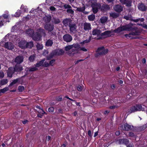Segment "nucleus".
<instances>
[{
  "mask_svg": "<svg viewBox=\"0 0 147 147\" xmlns=\"http://www.w3.org/2000/svg\"><path fill=\"white\" fill-rule=\"evenodd\" d=\"M9 15L8 14H3V16L4 18L6 19L7 18L9 17Z\"/></svg>",
  "mask_w": 147,
  "mask_h": 147,
  "instance_id": "63",
  "label": "nucleus"
},
{
  "mask_svg": "<svg viewBox=\"0 0 147 147\" xmlns=\"http://www.w3.org/2000/svg\"><path fill=\"white\" fill-rule=\"evenodd\" d=\"M36 46L37 49L38 50L42 49L43 48L42 45L39 43L37 44Z\"/></svg>",
  "mask_w": 147,
  "mask_h": 147,
  "instance_id": "44",
  "label": "nucleus"
},
{
  "mask_svg": "<svg viewBox=\"0 0 147 147\" xmlns=\"http://www.w3.org/2000/svg\"><path fill=\"white\" fill-rule=\"evenodd\" d=\"M88 19L90 21H93L95 19V16L93 14L88 16Z\"/></svg>",
  "mask_w": 147,
  "mask_h": 147,
  "instance_id": "34",
  "label": "nucleus"
},
{
  "mask_svg": "<svg viewBox=\"0 0 147 147\" xmlns=\"http://www.w3.org/2000/svg\"><path fill=\"white\" fill-rule=\"evenodd\" d=\"M91 25L90 23L85 22L84 24V28L85 30H89L91 29Z\"/></svg>",
  "mask_w": 147,
  "mask_h": 147,
  "instance_id": "21",
  "label": "nucleus"
},
{
  "mask_svg": "<svg viewBox=\"0 0 147 147\" xmlns=\"http://www.w3.org/2000/svg\"><path fill=\"white\" fill-rule=\"evenodd\" d=\"M134 145L133 143H130L127 146V147H134Z\"/></svg>",
  "mask_w": 147,
  "mask_h": 147,
  "instance_id": "64",
  "label": "nucleus"
},
{
  "mask_svg": "<svg viewBox=\"0 0 147 147\" xmlns=\"http://www.w3.org/2000/svg\"><path fill=\"white\" fill-rule=\"evenodd\" d=\"M80 47H81L80 45L78 43H76L75 45H74V48L77 49H80Z\"/></svg>",
  "mask_w": 147,
  "mask_h": 147,
  "instance_id": "57",
  "label": "nucleus"
},
{
  "mask_svg": "<svg viewBox=\"0 0 147 147\" xmlns=\"http://www.w3.org/2000/svg\"><path fill=\"white\" fill-rule=\"evenodd\" d=\"M133 29L130 30L131 32L129 34L132 36L139 35L141 33L140 31L137 27L134 28Z\"/></svg>",
  "mask_w": 147,
  "mask_h": 147,
  "instance_id": "8",
  "label": "nucleus"
},
{
  "mask_svg": "<svg viewBox=\"0 0 147 147\" xmlns=\"http://www.w3.org/2000/svg\"><path fill=\"white\" fill-rule=\"evenodd\" d=\"M53 21L55 24H59L60 22V20L58 18H53Z\"/></svg>",
  "mask_w": 147,
  "mask_h": 147,
  "instance_id": "40",
  "label": "nucleus"
},
{
  "mask_svg": "<svg viewBox=\"0 0 147 147\" xmlns=\"http://www.w3.org/2000/svg\"><path fill=\"white\" fill-rule=\"evenodd\" d=\"M101 31L100 30L97 29H94L92 31V34L93 35H97V37L99 36H108L107 37H109V35H110L111 33V31L107 30L103 33H101Z\"/></svg>",
  "mask_w": 147,
  "mask_h": 147,
  "instance_id": "2",
  "label": "nucleus"
},
{
  "mask_svg": "<svg viewBox=\"0 0 147 147\" xmlns=\"http://www.w3.org/2000/svg\"><path fill=\"white\" fill-rule=\"evenodd\" d=\"M26 71L33 72L37 71L38 70V69L36 67H27L26 69Z\"/></svg>",
  "mask_w": 147,
  "mask_h": 147,
  "instance_id": "24",
  "label": "nucleus"
},
{
  "mask_svg": "<svg viewBox=\"0 0 147 147\" xmlns=\"http://www.w3.org/2000/svg\"><path fill=\"white\" fill-rule=\"evenodd\" d=\"M74 47V45H68L66 46L65 47V50L66 51H68L70 50L71 49Z\"/></svg>",
  "mask_w": 147,
  "mask_h": 147,
  "instance_id": "36",
  "label": "nucleus"
},
{
  "mask_svg": "<svg viewBox=\"0 0 147 147\" xmlns=\"http://www.w3.org/2000/svg\"><path fill=\"white\" fill-rule=\"evenodd\" d=\"M121 128L123 130L128 131L130 130H134V127L133 126L126 123L121 125Z\"/></svg>",
  "mask_w": 147,
  "mask_h": 147,
  "instance_id": "6",
  "label": "nucleus"
},
{
  "mask_svg": "<svg viewBox=\"0 0 147 147\" xmlns=\"http://www.w3.org/2000/svg\"><path fill=\"white\" fill-rule=\"evenodd\" d=\"M48 53L49 52L47 50H45L43 53V55L45 56L46 55L48 54Z\"/></svg>",
  "mask_w": 147,
  "mask_h": 147,
  "instance_id": "59",
  "label": "nucleus"
},
{
  "mask_svg": "<svg viewBox=\"0 0 147 147\" xmlns=\"http://www.w3.org/2000/svg\"><path fill=\"white\" fill-rule=\"evenodd\" d=\"M107 19L108 18L106 17H102L100 19V22L102 24H104L107 21Z\"/></svg>",
  "mask_w": 147,
  "mask_h": 147,
  "instance_id": "31",
  "label": "nucleus"
},
{
  "mask_svg": "<svg viewBox=\"0 0 147 147\" xmlns=\"http://www.w3.org/2000/svg\"><path fill=\"white\" fill-rule=\"evenodd\" d=\"M40 34H42L41 36H45V30L43 29H41L40 30Z\"/></svg>",
  "mask_w": 147,
  "mask_h": 147,
  "instance_id": "53",
  "label": "nucleus"
},
{
  "mask_svg": "<svg viewBox=\"0 0 147 147\" xmlns=\"http://www.w3.org/2000/svg\"><path fill=\"white\" fill-rule=\"evenodd\" d=\"M54 109L53 107H51L49 108L48 110L50 113H52L54 112Z\"/></svg>",
  "mask_w": 147,
  "mask_h": 147,
  "instance_id": "52",
  "label": "nucleus"
},
{
  "mask_svg": "<svg viewBox=\"0 0 147 147\" xmlns=\"http://www.w3.org/2000/svg\"><path fill=\"white\" fill-rule=\"evenodd\" d=\"M91 40V37H89V38L88 39H87L86 40H84L83 42H81L80 43V44L82 45H83V44H84L85 43H88L90 42Z\"/></svg>",
  "mask_w": 147,
  "mask_h": 147,
  "instance_id": "41",
  "label": "nucleus"
},
{
  "mask_svg": "<svg viewBox=\"0 0 147 147\" xmlns=\"http://www.w3.org/2000/svg\"><path fill=\"white\" fill-rule=\"evenodd\" d=\"M7 82L8 81L7 79H3L1 80L0 84L3 85L7 84Z\"/></svg>",
  "mask_w": 147,
  "mask_h": 147,
  "instance_id": "37",
  "label": "nucleus"
},
{
  "mask_svg": "<svg viewBox=\"0 0 147 147\" xmlns=\"http://www.w3.org/2000/svg\"><path fill=\"white\" fill-rule=\"evenodd\" d=\"M25 89L24 87L22 86H19L18 87V90L20 92H22Z\"/></svg>",
  "mask_w": 147,
  "mask_h": 147,
  "instance_id": "46",
  "label": "nucleus"
},
{
  "mask_svg": "<svg viewBox=\"0 0 147 147\" xmlns=\"http://www.w3.org/2000/svg\"><path fill=\"white\" fill-rule=\"evenodd\" d=\"M136 105L131 107L130 109L128 110V112L129 113L136 112Z\"/></svg>",
  "mask_w": 147,
  "mask_h": 147,
  "instance_id": "29",
  "label": "nucleus"
},
{
  "mask_svg": "<svg viewBox=\"0 0 147 147\" xmlns=\"http://www.w3.org/2000/svg\"><path fill=\"white\" fill-rule=\"evenodd\" d=\"M34 33L33 30L31 29H29L27 30L26 31V34L27 36H28L30 37H32Z\"/></svg>",
  "mask_w": 147,
  "mask_h": 147,
  "instance_id": "19",
  "label": "nucleus"
},
{
  "mask_svg": "<svg viewBox=\"0 0 147 147\" xmlns=\"http://www.w3.org/2000/svg\"><path fill=\"white\" fill-rule=\"evenodd\" d=\"M26 42L25 40H22L20 41L18 44L19 47L22 49H25Z\"/></svg>",
  "mask_w": 147,
  "mask_h": 147,
  "instance_id": "15",
  "label": "nucleus"
},
{
  "mask_svg": "<svg viewBox=\"0 0 147 147\" xmlns=\"http://www.w3.org/2000/svg\"><path fill=\"white\" fill-rule=\"evenodd\" d=\"M63 23L65 26H69V27L70 31L73 32L74 31V24H72V20L70 19L66 18L64 19L63 21Z\"/></svg>",
  "mask_w": 147,
  "mask_h": 147,
  "instance_id": "3",
  "label": "nucleus"
},
{
  "mask_svg": "<svg viewBox=\"0 0 147 147\" xmlns=\"http://www.w3.org/2000/svg\"><path fill=\"white\" fill-rule=\"evenodd\" d=\"M138 8L140 11L142 12L146 11L147 9V7L146 6L144 3H142V2L138 4Z\"/></svg>",
  "mask_w": 147,
  "mask_h": 147,
  "instance_id": "7",
  "label": "nucleus"
},
{
  "mask_svg": "<svg viewBox=\"0 0 147 147\" xmlns=\"http://www.w3.org/2000/svg\"><path fill=\"white\" fill-rule=\"evenodd\" d=\"M110 17H112L113 19H115L118 17L119 16V13H117L115 12L109 13Z\"/></svg>",
  "mask_w": 147,
  "mask_h": 147,
  "instance_id": "22",
  "label": "nucleus"
},
{
  "mask_svg": "<svg viewBox=\"0 0 147 147\" xmlns=\"http://www.w3.org/2000/svg\"><path fill=\"white\" fill-rule=\"evenodd\" d=\"M108 51V49H105L104 47L102 46L98 48L96 51V52H99V54L100 55H103L107 54Z\"/></svg>",
  "mask_w": 147,
  "mask_h": 147,
  "instance_id": "4",
  "label": "nucleus"
},
{
  "mask_svg": "<svg viewBox=\"0 0 147 147\" xmlns=\"http://www.w3.org/2000/svg\"><path fill=\"white\" fill-rule=\"evenodd\" d=\"M95 5V4L94 3L92 4L91 5V6L92 7V11L94 14L96 13L98 11V8L93 7Z\"/></svg>",
  "mask_w": 147,
  "mask_h": 147,
  "instance_id": "30",
  "label": "nucleus"
},
{
  "mask_svg": "<svg viewBox=\"0 0 147 147\" xmlns=\"http://www.w3.org/2000/svg\"><path fill=\"white\" fill-rule=\"evenodd\" d=\"M9 88L8 87H5L3 89L0 90V94L1 93H4L6 92L7 91L9 90Z\"/></svg>",
  "mask_w": 147,
  "mask_h": 147,
  "instance_id": "39",
  "label": "nucleus"
},
{
  "mask_svg": "<svg viewBox=\"0 0 147 147\" xmlns=\"http://www.w3.org/2000/svg\"><path fill=\"white\" fill-rule=\"evenodd\" d=\"M57 52L54 51V50L52 52L50 53V54L47 57V60H50L53 57L55 56H56V54Z\"/></svg>",
  "mask_w": 147,
  "mask_h": 147,
  "instance_id": "17",
  "label": "nucleus"
},
{
  "mask_svg": "<svg viewBox=\"0 0 147 147\" xmlns=\"http://www.w3.org/2000/svg\"><path fill=\"white\" fill-rule=\"evenodd\" d=\"M34 46L33 42L32 41H30L29 42H26V49L27 48L31 49Z\"/></svg>",
  "mask_w": 147,
  "mask_h": 147,
  "instance_id": "20",
  "label": "nucleus"
},
{
  "mask_svg": "<svg viewBox=\"0 0 147 147\" xmlns=\"http://www.w3.org/2000/svg\"><path fill=\"white\" fill-rule=\"evenodd\" d=\"M63 40L67 42H70L72 39V37H63Z\"/></svg>",
  "mask_w": 147,
  "mask_h": 147,
  "instance_id": "38",
  "label": "nucleus"
},
{
  "mask_svg": "<svg viewBox=\"0 0 147 147\" xmlns=\"http://www.w3.org/2000/svg\"><path fill=\"white\" fill-rule=\"evenodd\" d=\"M55 61V59H52L49 62V65H51V66H53L54 64V63Z\"/></svg>",
  "mask_w": 147,
  "mask_h": 147,
  "instance_id": "51",
  "label": "nucleus"
},
{
  "mask_svg": "<svg viewBox=\"0 0 147 147\" xmlns=\"http://www.w3.org/2000/svg\"><path fill=\"white\" fill-rule=\"evenodd\" d=\"M64 7L65 9H69L71 8V6L67 4H65L64 5Z\"/></svg>",
  "mask_w": 147,
  "mask_h": 147,
  "instance_id": "58",
  "label": "nucleus"
},
{
  "mask_svg": "<svg viewBox=\"0 0 147 147\" xmlns=\"http://www.w3.org/2000/svg\"><path fill=\"white\" fill-rule=\"evenodd\" d=\"M135 25L134 24L130 23L125 25L121 26L117 29L114 30L113 32L115 33H119L124 31H130V30L133 29L134 28L136 27H132L133 26Z\"/></svg>",
  "mask_w": 147,
  "mask_h": 147,
  "instance_id": "1",
  "label": "nucleus"
},
{
  "mask_svg": "<svg viewBox=\"0 0 147 147\" xmlns=\"http://www.w3.org/2000/svg\"><path fill=\"white\" fill-rule=\"evenodd\" d=\"M21 9L22 10H23L24 12H26L27 11L28 9L25 6L23 5H22L21 7Z\"/></svg>",
  "mask_w": 147,
  "mask_h": 147,
  "instance_id": "48",
  "label": "nucleus"
},
{
  "mask_svg": "<svg viewBox=\"0 0 147 147\" xmlns=\"http://www.w3.org/2000/svg\"><path fill=\"white\" fill-rule=\"evenodd\" d=\"M114 10L118 13H121L123 11V7L120 4L115 5L113 7Z\"/></svg>",
  "mask_w": 147,
  "mask_h": 147,
  "instance_id": "10",
  "label": "nucleus"
},
{
  "mask_svg": "<svg viewBox=\"0 0 147 147\" xmlns=\"http://www.w3.org/2000/svg\"><path fill=\"white\" fill-rule=\"evenodd\" d=\"M37 112L39 114H41L42 115H44L46 113L45 111L42 109L38 110L37 111Z\"/></svg>",
  "mask_w": 147,
  "mask_h": 147,
  "instance_id": "47",
  "label": "nucleus"
},
{
  "mask_svg": "<svg viewBox=\"0 0 147 147\" xmlns=\"http://www.w3.org/2000/svg\"><path fill=\"white\" fill-rule=\"evenodd\" d=\"M20 79V78H17L16 79L14 80L10 84L9 86V87L11 86H13V85L16 84L18 82Z\"/></svg>",
  "mask_w": 147,
  "mask_h": 147,
  "instance_id": "32",
  "label": "nucleus"
},
{
  "mask_svg": "<svg viewBox=\"0 0 147 147\" xmlns=\"http://www.w3.org/2000/svg\"><path fill=\"white\" fill-rule=\"evenodd\" d=\"M13 69L15 72L18 73H20L23 69L22 66L19 64H16Z\"/></svg>",
  "mask_w": 147,
  "mask_h": 147,
  "instance_id": "9",
  "label": "nucleus"
},
{
  "mask_svg": "<svg viewBox=\"0 0 147 147\" xmlns=\"http://www.w3.org/2000/svg\"><path fill=\"white\" fill-rule=\"evenodd\" d=\"M77 89L78 91H80L82 90L83 88L82 86L79 85L77 87Z\"/></svg>",
  "mask_w": 147,
  "mask_h": 147,
  "instance_id": "54",
  "label": "nucleus"
},
{
  "mask_svg": "<svg viewBox=\"0 0 147 147\" xmlns=\"http://www.w3.org/2000/svg\"><path fill=\"white\" fill-rule=\"evenodd\" d=\"M54 51L57 52L56 55L59 56L63 54L64 53V51L62 49H60L59 50H54Z\"/></svg>",
  "mask_w": 147,
  "mask_h": 147,
  "instance_id": "25",
  "label": "nucleus"
},
{
  "mask_svg": "<svg viewBox=\"0 0 147 147\" xmlns=\"http://www.w3.org/2000/svg\"><path fill=\"white\" fill-rule=\"evenodd\" d=\"M119 142L120 144H124L127 146L129 143V140L127 139H121L119 140Z\"/></svg>",
  "mask_w": 147,
  "mask_h": 147,
  "instance_id": "23",
  "label": "nucleus"
},
{
  "mask_svg": "<svg viewBox=\"0 0 147 147\" xmlns=\"http://www.w3.org/2000/svg\"><path fill=\"white\" fill-rule=\"evenodd\" d=\"M45 61V59H42L41 60L37 62L36 64L34 65L35 67H39L42 65Z\"/></svg>",
  "mask_w": 147,
  "mask_h": 147,
  "instance_id": "28",
  "label": "nucleus"
},
{
  "mask_svg": "<svg viewBox=\"0 0 147 147\" xmlns=\"http://www.w3.org/2000/svg\"><path fill=\"white\" fill-rule=\"evenodd\" d=\"M53 44L52 40H47L46 43V46L47 47L52 46Z\"/></svg>",
  "mask_w": 147,
  "mask_h": 147,
  "instance_id": "33",
  "label": "nucleus"
},
{
  "mask_svg": "<svg viewBox=\"0 0 147 147\" xmlns=\"http://www.w3.org/2000/svg\"><path fill=\"white\" fill-rule=\"evenodd\" d=\"M88 134L90 137L91 138L92 137V134L91 133V131L90 130H88Z\"/></svg>",
  "mask_w": 147,
  "mask_h": 147,
  "instance_id": "60",
  "label": "nucleus"
},
{
  "mask_svg": "<svg viewBox=\"0 0 147 147\" xmlns=\"http://www.w3.org/2000/svg\"><path fill=\"white\" fill-rule=\"evenodd\" d=\"M44 28L46 30L51 32L53 30L54 26L53 24L47 23L45 25Z\"/></svg>",
  "mask_w": 147,
  "mask_h": 147,
  "instance_id": "11",
  "label": "nucleus"
},
{
  "mask_svg": "<svg viewBox=\"0 0 147 147\" xmlns=\"http://www.w3.org/2000/svg\"><path fill=\"white\" fill-rule=\"evenodd\" d=\"M26 140H27L28 142L29 141H31L34 138V137L33 135L31 133H28L26 135Z\"/></svg>",
  "mask_w": 147,
  "mask_h": 147,
  "instance_id": "18",
  "label": "nucleus"
},
{
  "mask_svg": "<svg viewBox=\"0 0 147 147\" xmlns=\"http://www.w3.org/2000/svg\"><path fill=\"white\" fill-rule=\"evenodd\" d=\"M21 14V11L20 10H18L16 13L15 16L16 17H19Z\"/></svg>",
  "mask_w": 147,
  "mask_h": 147,
  "instance_id": "45",
  "label": "nucleus"
},
{
  "mask_svg": "<svg viewBox=\"0 0 147 147\" xmlns=\"http://www.w3.org/2000/svg\"><path fill=\"white\" fill-rule=\"evenodd\" d=\"M23 60L24 57L23 56L19 55L16 57L14 61L16 63V64H20L23 61Z\"/></svg>",
  "mask_w": 147,
  "mask_h": 147,
  "instance_id": "13",
  "label": "nucleus"
},
{
  "mask_svg": "<svg viewBox=\"0 0 147 147\" xmlns=\"http://www.w3.org/2000/svg\"><path fill=\"white\" fill-rule=\"evenodd\" d=\"M44 20L46 22H50L51 20V18L50 17H46L44 18Z\"/></svg>",
  "mask_w": 147,
  "mask_h": 147,
  "instance_id": "50",
  "label": "nucleus"
},
{
  "mask_svg": "<svg viewBox=\"0 0 147 147\" xmlns=\"http://www.w3.org/2000/svg\"><path fill=\"white\" fill-rule=\"evenodd\" d=\"M4 47L8 50H12L14 49V45L11 42H7L5 43Z\"/></svg>",
  "mask_w": 147,
  "mask_h": 147,
  "instance_id": "14",
  "label": "nucleus"
},
{
  "mask_svg": "<svg viewBox=\"0 0 147 147\" xmlns=\"http://www.w3.org/2000/svg\"><path fill=\"white\" fill-rule=\"evenodd\" d=\"M136 111H143L144 110V108H143L141 105H136Z\"/></svg>",
  "mask_w": 147,
  "mask_h": 147,
  "instance_id": "27",
  "label": "nucleus"
},
{
  "mask_svg": "<svg viewBox=\"0 0 147 147\" xmlns=\"http://www.w3.org/2000/svg\"><path fill=\"white\" fill-rule=\"evenodd\" d=\"M136 111H143L144 110V108H143L141 105H136Z\"/></svg>",
  "mask_w": 147,
  "mask_h": 147,
  "instance_id": "26",
  "label": "nucleus"
},
{
  "mask_svg": "<svg viewBox=\"0 0 147 147\" xmlns=\"http://www.w3.org/2000/svg\"><path fill=\"white\" fill-rule=\"evenodd\" d=\"M67 12L68 13H72L73 12V11L71 9V8L68 9L67 10Z\"/></svg>",
  "mask_w": 147,
  "mask_h": 147,
  "instance_id": "62",
  "label": "nucleus"
},
{
  "mask_svg": "<svg viewBox=\"0 0 147 147\" xmlns=\"http://www.w3.org/2000/svg\"><path fill=\"white\" fill-rule=\"evenodd\" d=\"M129 136L131 137V138H134V137H135V135L134 134V133L132 132H129Z\"/></svg>",
  "mask_w": 147,
  "mask_h": 147,
  "instance_id": "55",
  "label": "nucleus"
},
{
  "mask_svg": "<svg viewBox=\"0 0 147 147\" xmlns=\"http://www.w3.org/2000/svg\"><path fill=\"white\" fill-rule=\"evenodd\" d=\"M147 127V125L146 124H145L142 126L138 127V129L140 131H142L145 129Z\"/></svg>",
  "mask_w": 147,
  "mask_h": 147,
  "instance_id": "35",
  "label": "nucleus"
},
{
  "mask_svg": "<svg viewBox=\"0 0 147 147\" xmlns=\"http://www.w3.org/2000/svg\"><path fill=\"white\" fill-rule=\"evenodd\" d=\"M50 65L49 63L48 62L45 61L44 63V64L43 65V66L45 67H48Z\"/></svg>",
  "mask_w": 147,
  "mask_h": 147,
  "instance_id": "56",
  "label": "nucleus"
},
{
  "mask_svg": "<svg viewBox=\"0 0 147 147\" xmlns=\"http://www.w3.org/2000/svg\"><path fill=\"white\" fill-rule=\"evenodd\" d=\"M35 59V56L34 55L30 56L28 58L30 62H33Z\"/></svg>",
  "mask_w": 147,
  "mask_h": 147,
  "instance_id": "43",
  "label": "nucleus"
},
{
  "mask_svg": "<svg viewBox=\"0 0 147 147\" xmlns=\"http://www.w3.org/2000/svg\"><path fill=\"white\" fill-rule=\"evenodd\" d=\"M80 50L84 52H86L87 51V50L84 47H80Z\"/></svg>",
  "mask_w": 147,
  "mask_h": 147,
  "instance_id": "61",
  "label": "nucleus"
},
{
  "mask_svg": "<svg viewBox=\"0 0 147 147\" xmlns=\"http://www.w3.org/2000/svg\"><path fill=\"white\" fill-rule=\"evenodd\" d=\"M7 77L11 78L13 75L14 74L15 72L13 67H9L7 71Z\"/></svg>",
  "mask_w": 147,
  "mask_h": 147,
  "instance_id": "12",
  "label": "nucleus"
},
{
  "mask_svg": "<svg viewBox=\"0 0 147 147\" xmlns=\"http://www.w3.org/2000/svg\"><path fill=\"white\" fill-rule=\"evenodd\" d=\"M119 2L122 5H125L127 7H130L132 6L131 0H119Z\"/></svg>",
  "mask_w": 147,
  "mask_h": 147,
  "instance_id": "5",
  "label": "nucleus"
},
{
  "mask_svg": "<svg viewBox=\"0 0 147 147\" xmlns=\"http://www.w3.org/2000/svg\"><path fill=\"white\" fill-rule=\"evenodd\" d=\"M131 18H132V16H131V15H130L129 17L128 16H124L123 17V18L124 19H125L127 20H130L131 19Z\"/></svg>",
  "mask_w": 147,
  "mask_h": 147,
  "instance_id": "49",
  "label": "nucleus"
},
{
  "mask_svg": "<svg viewBox=\"0 0 147 147\" xmlns=\"http://www.w3.org/2000/svg\"><path fill=\"white\" fill-rule=\"evenodd\" d=\"M110 9V7L107 4H103L101 7V10L102 11H107V10Z\"/></svg>",
  "mask_w": 147,
  "mask_h": 147,
  "instance_id": "16",
  "label": "nucleus"
},
{
  "mask_svg": "<svg viewBox=\"0 0 147 147\" xmlns=\"http://www.w3.org/2000/svg\"><path fill=\"white\" fill-rule=\"evenodd\" d=\"M76 8H77V11L79 12H82L85 9V7L84 6L82 7L77 8L76 7Z\"/></svg>",
  "mask_w": 147,
  "mask_h": 147,
  "instance_id": "42",
  "label": "nucleus"
}]
</instances>
